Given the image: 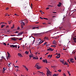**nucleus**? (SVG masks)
I'll return each instance as SVG.
<instances>
[{
	"label": "nucleus",
	"instance_id": "obj_1",
	"mask_svg": "<svg viewBox=\"0 0 76 76\" xmlns=\"http://www.w3.org/2000/svg\"><path fill=\"white\" fill-rule=\"evenodd\" d=\"M45 69H46L47 70V73H46V75L47 76H52V75H51V72H50V70H49V69H48V68L47 67L45 68Z\"/></svg>",
	"mask_w": 76,
	"mask_h": 76
},
{
	"label": "nucleus",
	"instance_id": "obj_2",
	"mask_svg": "<svg viewBox=\"0 0 76 76\" xmlns=\"http://www.w3.org/2000/svg\"><path fill=\"white\" fill-rule=\"evenodd\" d=\"M23 21H21V23H23V25H25V24L26 23H28V20H27V19H24L23 20Z\"/></svg>",
	"mask_w": 76,
	"mask_h": 76
},
{
	"label": "nucleus",
	"instance_id": "obj_3",
	"mask_svg": "<svg viewBox=\"0 0 76 76\" xmlns=\"http://www.w3.org/2000/svg\"><path fill=\"white\" fill-rule=\"evenodd\" d=\"M10 47L12 48H17L18 47V45H11L10 46Z\"/></svg>",
	"mask_w": 76,
	"mask_h": 76
},
{
	"label": "nucleus",
	"instance_id": "obj_4",
	"mask_svg": "<svg viewBox=\"0 0 76 76\" xmlns=\"http://www.w3.org/2000/svg\"><path fill=\"white\" fill-rule=\"evenodd\" d=\"M74 60V59L73 58H70V61H71V63H74V61H73Z\"/></svg>",
	"mask_w": 76,
	"mask_h": 76
},
{
	"label": "nucleus",
	"instance_id": "obj_5",
	"mask_svg": "<svg viewBox=\"0 0 76 76\" xmlns=\"http://www.w3.org/2000/svg\"><path fill=\"white\" fill-rule=\"evenodd\" d=\"M43 62L44 63H48V62L47 61V59H43L42 60Z\"/></svg>",
	"mask_w": 76,
	"mask_h": 76
},
{
	"label": "nucleus",
	"instance_id": "obj_6",
	"mask_svg": "<svg viewBox=\"0 0 76 76\" xmlns=\"http://www.w3.org/2000/svg\"><path fill=\"white\" fill-rule=\"evenodd\" d=\"M73 40H74V42H75V43H76V38L75 37H73Z\"/></svg>",
	"mask_w": 76,
	"mask_h": 76
},
{
	"label": "nucleus",
	"instance_id": "obj_7",
	"mask_svg": "<svg viewBox=\"0 0 76 76\" xmlns=\"http://www.w3.org/2000/svg\"><path fill=\"white\" fill-rule=\"evenodd\" d=\"M11 39L12 40H14V41H16L17 40L16 39V37H13V38H11Z\"/></svg>",
	"mask_w": 76,
	"mask_h": 76
},
{
	"label": "nucleus",
	"instance_id": "obj_8",
	"mask_svg": "<svg viewBox=\"0 0 76 76\" xmlns=\"http://www.w3.org/2000/svg\"><path fill=\"white\" fill-rule=\"evenodd\" d=\"M23 32H20V33H19L18 34V35H17L18 36H20V35H22V34H23Z\"/></svg>",
	"mask_w": 76,
	"mask_h": 76
},
{
	"label": "nucleus",
	"instance_id": "obj_9",
	"mask_svg": "<svg viewBox=\"0 0 76 76\" xmlns=\"http://www.w3.org/2000/svg\"><path fill=\"white\" fill-rule=\"evenodd\" d=\"M48 51H53V50L51 48H49L47 50Z\"/></svg>",
	"mask_w": 76,
	"mask_h": 76
},
{
	"label": "nucleus",
	"instance_id": "obj_10",
	"mask_svg": "<svg viewBox=\"0 0 76 76\" xmlns=\"http://www.w3.org/2000/svg\"><path fill=\"white\" fill-rule=\"evenodd\" d=\"M44 42V41H43L41 42V41H40L39 42V43L38 44V45H39L40 44H41V43H43V42Z\"/></svg>",
	"mask_w": 76,
	"mask_h": 76
},
{
	"label": "nucleus",
	"instance_id": "obj_11",
	"mask_svg": "<svg viewBox=\"0 0 76 76\" xmlns=\"http://www.w3.org/2000/svg\"><path fill=\"white\" fill-rule=\"evenodd\" d=\"M61 5V2H59V4L57 5V6L58 7H60Z\"/></svg>",
	"mask_w": 76,
	"mask_h": 76
},
{
	"label": "nucleus",
	"instance_id": "obj_12",
	"mask_svg": "<svg viewBox=\"0 0 76 76\" xmlns=\"http://www.w3.org/2000/svg\"><path fill=\"white\" fill-rule=\"evenodd\" d=\"M38 34H34L33 33L32 34V35H34L35 36H37Z\"/></svg>",
	"mask_w": 76,
	"mask_h": 76
},
{
	"label": "nucleus",
	"instance_id": "obj_13",
	"mask_svg": "<svg viewBox=\"0 0 76 76\" xmlns=\"http://www.w3.org/2000/svg\"><path fill=\"white\" fill-rule=\"evenodd\" d=\"M7 53L8 54V58H10V54H9V52H7Z\"/></svg>",
	"mask_w": 76,
	"mask_h": 76
},
{
	"label": "nucleus",
	"instance_id": "obj_14",
	"mask_svg": "<svg viewBox=\"0 0 76 76\" xmlns=\"http://www.w3.org/2000/svg\"><path fill=\"white\" fill-rule=\"evenodd\" d=\"M34 56V55H33V54H31L29 56V57L30 58H31V57H32V56Z\"/></svg>",
	"mask_w": 76,
	"mask_h": 76
},
{
	"label": "nucleus",
	"instance_id": "obj_15",
	"mask_svg": "<svg viewBox=\"0 0 76 76\" xmlns=\"http://www.w3.org/2000/svg\"><path fill=\"white\" fill-rule=\"evenodd\" d=\"M39 28V27H34L32 29H35L36 28Z\"/></svg>",
	"mask_w": 76,
	"mask_h": 76
},
{
	"label": "nucleus",
	"instance_id": "obj_16",
	"mask_svg": "<svg viewBox=\"0 0 76 76\" xmlns=\"http://www.w3.org/2000/svg\"><path fill=\"white\" fill-rule=\"evenodd\" d=\"M38 66V65L37 64H36V65L34 66V67H36V68H37Z\"/></svg>",
	"mask_w": 76,
	"mask_h": 76
},
{
	"label": "nucleus",
	"instance_id": "obj_17",
	"mask_svg": "<svg viewBox=\"0 0 76 76\" xmlns=\"http://www.w3.org/2000/svg\"><path fill=\"white\" fill-rule=\"evenodd\" d=\"M53 44H56V41H55V40H54L53 41Z\"/></svg>",
	"mask_w": 76,
	"mask_h": 76
},
{
	"label": "nucleus",
	"instance_id": "obj_18",
	"mask_svg": "<svg viewBox=\"0 0 76 76\" xmlns=\"http://www.w3.org/2000/svg\"><path fill=\"white\" fill-rule=\"evenodd\" d=\"M60 61L62 62V63L64 64V60L63 59V61H61V60Z\"/></svg>",
	"mask_w": 76,
	"mask_h": 76
},
{
	"label": "nucleus",
	"instance_id": "obj_19",
	"mask_svg": "<svg viewBox=\"0 0 76 76\" xmlns=\"http://www.w3.org/2000/svg\"><path fill=\"white\" fill-rule=\"evenodd\" d=\"M25 53H26V54H28V53H29V52H27V51H26L25 52Z\"/></svg>",
	"mask_w": 76,
	"mask_h": 76
},
{
	"label": "nucleus",
	"instance_id": "obj_20",
	"mask_svg": "<svg viewBox=\"0 0 76 76\" xmlns=\"http://www.w3.org/2000/svg\"><path fill=\"white\" fill-rule=\"evenodd\" d=\"M3 72H4L5 71H6V69L4 68H3Z\"/></svg>",
	"mask_w": 76,
	"mask_h": 76
},
{
	"label": "nucleus",
	"instance_id": "obj_21",
	"mask_svg": "<svg viewBox=\"0 0 76 76\" xmlns=\"http://www.w3.org/2000/svg\"><path fill=\"white\" fill-rule=\"evenodd\" d=\"M37 69H41V67L39 66H38V67H37Z\"/></svg>",
	"mask_w": 76,
	"mask_h": 76
},
{
	"label": "nucleus",
	"instance_id": "obj_22",
	"mask_svg": "<svg viewBox=\"0 0 76 76\" xmlns=\"http://www.w3.org/2000/svg\"><path fill=\"white\" fill-rule=\"evenodd\" d=\"M65 64H66V65H67V64H68V63L65 62V63L64 64V65H65Z\"/></svg>",
	"mask_w": 76,
	"mask_h": 76
},
{
	"label": "nucleus",
	"instance_id": "obj_23",
	"mask_svg": "<svg viewBox=\"0 0 76 76\" xmlns=\"http://www.w3.org/2000/svg\"><path fill=\"white\" fill-rule=\"evenodd\" d=\"M4 26H5V25H2L1 26V28H3V27H4Z\"/></svg>",
	"mask_w": 76,
	"mask_h": 76
},
{
	"label": "nucleus",
	"instance_id": "obj_24",
	"mask_svg": "<svg viewBox=\"0 0 76 76\" xmlns=\"http://www.w3.org/2000/svg\"><path fill=\"white\" fill-rule=\"evenodd\" d=\"M34 38V39L33 40V43L32 44H33L35 42V38Z\"/></svg>",
	"mask_w": 76,
	"mask_h": 76
},
{
	"label": "nucleus",
	"instance_id": "obj_25",
	"mask_svg": "<svg viewBox=\"0 0 76 76\" xmlns=\"http://www.w3.org/2000/svg\"><path fill=\"white\" fill-rule=\"evenodd\" d=\"M18 55L19 56H21V54L20 53H18Z\"/></svg>",
	"mask_w": 76,
	"mask_h": 76
},
{
	"label": "nucleus",
	"instance_id": "obj_26",
	"mask_svg": "<svg viewBox=\"0 0 76 76\" xmlns=\"http://www.w3.org/2000/svg\"><path fill=\"white\" fill-rule=\"evenodd\" d=\"M33 59H35V60H36V59H37V58L35 57H34L33 58Z\"/></svg>",
	"mask_w": 76,
	"mask_h": 76
},
{
	"label": "nucleus",
	"instance_id": "obj_27",
	"mask_svg": "<svg viewBox=\"0 0 76 76\" xmlns=\"http://www.w3.org/2000/svg\"><path fill=\"white\" fill-rule=\"evenodd\" d=\"M56 58H60V56H59L58 57V56H57L56 57Z\"/></svg>",
	"mask_w": 76,
	"mask_h": 76
},
{
	"label": "nucleus",
	"instance_id": "obj_28",
	"mask_svg": "<svg viewBox=\"0 0 76 76\" xmlns=\"http://www.w3.org/2000/svg\"><path fill=\"white\" fill-rule=\"evenodd\" d=\"M23 67H24V68H25V69H26V66H24L23 65Z\"/></svg>",
	"mask_w": 76,
	"mask_h": 76
},
{
	"label": "nucleus",
	"instance_id": "obj_29",
	"mask_svg": "<svg viewBox=\"0 0 76 76\" xmlns=\"http://www.w3.org/2000/svg\"><path fill=\"white\" fill-rule=\"evenodd\" d=\"M22 38H21L20 39H19V41H22Z\"/></svg>",
	"mask_w": 76,
	"mask_h": 76
},
{
	"label": "nucleus",
	"instance_id": "obj_30",
	"mask_svg": "<svg viewBox=\"0 0 76 76\" xmlns=\"http://www.w3.org/2000/svg\"><path fill=\"white\" fill-rule=\"evenodd\" d=\"M14 25H13V26L11 27V29H13L14 28Z\"/></svg>",
	"mask_w": 76,
	"mask_h": 76
},
{
	"label": "nucleus",
	"instance_id": "obj_31",
	"mask_svg": "<svg viewBox=\"0 0 76 76\" xmlns=\"http://www.w3.org/2000/svg\"><path fill=\"white\" fill-rule=\"evenodd\" d=\"M58 72H61V69H59V70H58Z\"/></svg>",
	"mask_w": 76,
	"mask_h": 76
},
{
	"label": "nucleus",
	"instance_id": "obj_32",
	"mask_svg": "<svg viewBox=\"0 0 76 76\" xmlns=\"http://www.w3.org/2000/svg\"><path fill=\"white\" fill-rule=\"evenodd\" d=\"M25 69H26V70H27V71H28V69L27 68H25Z\"/></svg>",
	"mask_w": 76,
	"mask_h": 76
},
{
	"label": "nucleus",
	"instance_id": "obj_33",
	"mask_svg": "<svg viewBox=\"0 0 76 76\" xmlns=\"http://www.w3.org/2000/svg\"><path fill=\"white\" fill-rule=\"evenodd\" d=\"M37 41H41V39H38V40H37Z\"/></svg>",
	"mask_w": 76,
	"mask_h": 76
},
{
	"label": "nucleus",
	"instance_id": "obj_34",
	"mask_svg": "<svg viewBox=\"0 0 76 76\" xmlns=\"http://www.w3.org/2000/svg\"><path fill=\"white\" fill-rule=\"evenodd\" d=\"M10 64H8V67H10V66H11L10 65Z\"/></svg>",
	"mask_w": 76,
	"mask_h": 76
},
{
	"label": "nucleus",
	"instance_id": "obj_35",
	"mask_svg": "<svg viewBox=\"0 0 76 76\" xmlns=\"http://www.w3.org/2000/svg\"><path fill=\"white\" fill-rule=\"evenodd\" d=\"M21 28H23V25H21Z\"/></svg>",
	"mask_w": 76,
	"mask_h": 76
},
{
	"label": "nucleus",
	"instance_id": "obj_36",
	"mask_svg": "<svg viewBox=\"0 0 76 76\" xmlns=\"http://www.w3.org/2000/svg\"><path fill=\"white\" fill-rule=\"evenodd\" d=\"M44 19H46V20H48V18H43Z\"/></svg>",
	"mask_w": 76,
	"mask_h": 76
},
{
	"label": "nucleus",
	"instance_id": "obj_37",
	"mask_svg": "<svg viewBox=\"0 0 76 76\" xmlns=\"http://www.w3.org/2000/svg\"><path fill=\"white\" fill-rule=\"evenodd\" d=\"M63 75L64 76H66V74H65V73H64L63 74Z\"/></svg>",
	"mask_w": 76,
	"mask_h": 76
},
{
	"label": "nucleus",
	"instance_id": "obj_38",
	"mask_svg": "<svg viewBox=\"0 0 76 76\" xmlns=\"http://www.w3.org/2000/svg\"><path fill=\"white\" fill-rule=\"evenodd\" d=\"M58 56H60V54H58L57 55Z\"/></svg>",
	"mask_w": 76,
	"mask_h": 76
},
{
	"label": "nucleus",
	"instance_id": "obj_39",
	"mask_svg": "<svg viewBox=\"0 0 76 76\" xmlns=\"http://www.w3.org/2000/svg\"><path fill=\"white\" fill-rule=\"evenodd\" d=\"M37 72H39V73H43V72H40V71H38Z\"/></svg>",
	"mask_w": 76,
	"mask_h": 76
},
{
	"label": "nucleus",
	"instance_id": "obj_40",
	"mask_svg": "<svg viewBox=\"0 0 76 76\" xmlns=\"http://www.w3.org/2000/svg\"><path fill=\"white\" fill-rule=\"evenodd\" d=\"M53 76H57V75H56V74H54V75H53Z\"/></svg>",
	"mask_w": 76,
	"mask_h": 76
},
{
	"label": "nucleus",
	"instance_id": "obj_41",
	"mask_svg": "<svg viewBox=\"0 0 76 76\" xmlns=\"http://www.w3.org/2000/svg\"><path fill=\"white\" fill-rule=\"evenodd\" d=\"M4 45H6V44L5 43H3Z\"/></svg>",
	"mask_w": 76,
	"mask_h": 76
},
{
	"label": "nucleus",
	"instance_id": "obj_42",
	"mask_svg": "<svg viewBox=\"0 0 76 76\" xmlns=\"http://www.w3.org/2000/svg\"><path fill=\"white\" fill-rule=\"evenodd\" d=\"M18 32H19L18 31H15V34H17V33H18Z\"/></svg>",
	"mask_w": 76,
	"mask_h": 76
},
{
	"label": "nucleus",
	"instance_id": "obj_43",
	"mask_svg": "<svg viewBox=\"0 0 76 76\" xmlns=\"http://www.w3.org/2000/svg\"><path fill=\"white\" fill-rule=\"evenodd\" d=\"M9 28V26H7L6 27V28Z\"/></svg>",
	"mask_w": 76,
	"mask_h": 76
},
{
	"label": "nucleus",
	"instance_id": "obj_44",
	"mask_svg": "<svg viewBox=\"0 0 76 76\" xmlns=\"http://www.w3.org/2000/svg\"><path fill=\"white\" fill-rule=\"evenodd\" d=\"M15 66V67H18V68H19V66Z\"/></svg>",
	"mask_w": 76,
	"mask_h": 76
},
{
	"label": "nucleus",
	"instance_id": "obj_45",
	"mask_svg": "<svg viewBox=\"0 0 76 76\" xmlns=\"http://www.w3.org/2000/svg\"><path fill=\"white\" fill-rule=\"evenodd\" d=\"M49 8H48V7L47 8H46V10H48V9H49Z\"/></svg>",
	"mask_w": 76,
	"mask_h": 76
},
{
	"label": "nucleus",
	"instance_id": "obj_46",
	"mask_svg": "<svg viewBox=\"0 0 76 76\" xmlns=\"http://www.w3.org/2000/svg\"><path fill=\"white\" fill-rule=\"evenodd\" d=\"M47 44V42H45V43H44V44H45V45Z\"/></svg>",
	"mask_w": 76,
	"mask_h": 76
},
{
	"label": "nucleus",
	"instance_id": "obj_47",
	"mask_svg": "<svg viewBox=\"0 0 76 76\" xmlns=\"http://www.w3.org/2000/svg\"><path fill=\"white\" fill-rule=\"evenodd\" d=\"M48 7H50H50H53V6H52L51 5H48Z\"/></svg>",
	"mask_w": 76,
	"mask_h": 76
},
{
	"label": "nucleus",
	"instance_id": "obj_48",
	"mask_svg": "<svg viewBox=\"0 0 76 76\" xmlns=\"http://www.w3.org/2000/svg\"><path fill=\"white\" fill-rule=\"evenodd\" d=\"M51 67H53V68H54L55 67V66H51Z\"/></svg>",
	"mask_w": 76,
	"mask_h": 76
},
{
	"label": "nucleus",
	"instance_id": "obj_49",
	"mask_svg": "<svg viewBox=\"0 0 76 76\" xmlns=\"http://www.w3.org/2000/svg\"><path fill=\"white\" fill-rule=\"evenodd\" d=\"M6 10H8L9 9V8L8 7H7L6 9Z\"/></svg>",
	"mask_w": 76,
	"mask_h": 76
},
{
	"label": "nucleus",
	"instance_id": "obj_50",
	"mask_svg": "<svg viewBox=\"0 0 76 76\" xmlns=\"http://www.w3.org/2000/svg\"><path fill=\"white\" fill-rule=\"evenodd\" d=\"M39 59L40 60H42V57H41Z\"/></svg>",
	"mask_w": 76,
	"mask_h": 76
},
{
	"label": "nucleus",
	"instance_id": "obj_51",
	"mask_svg": "<svg viewBox=\"0 0 76 76\" xmlns=\"http://www.w3.org/2000/svg\"><path fill=\"white\" fill-rule=\"evenodd\" d=\"M75 52H72V53H73V54H75Z\"/></svg>",
	"mask_w": 76,
	"mask_h": 76
},
{
	"label": "nucleus",
	"instance_id": "obj_52",
	"mask_svg": "<svg viewBox=\"0 0 76 76\" xmlns=\"http://www.w3.org/2000/svg\"><path fill=\"white\" fill-rule=\"evenodd\" d=\"M74 58L75 60L76 61V56H75V57H74Z\"/></svg>",
	"mask_w": 76,
	"mask_h": 76
},
{
	"label": "nucleus",
	"instance_id": "obj_53",
	"mask_svg": "<svg viewBox=\"0 0 76 76\" xmlns=\"http://www.w3.org/2000/svg\"><path fill=\"white\" fill-rule=\"evenodd\" d=\"M40 18L41 19H43V18H42L41 17H40Z\"/></svg>",
	"mask_w": 76,
	"mask_h": 76
},
{
	"label": "nucleus",
	"instance_id": "obj_54",
	"mask_svg": "<svg viewBox=\"0 0 76 76\" xmlns=\"http://www.w3.org/2000/svg\"><path fill=\"white\" fill-rule=\"evenodd\" d=\"M67 72H68V74H69V73H70V72L67 71Z\"/></svg>",
	"mask_w": 76,
	"mask_h": 76
},
{
	"label": "nucleus",
	"instance_id": "obj_55",
	"mask_svg": "<svg viewBox=\"0 0 76 76\" xmlns=\"http://www.w3.org/2000/svg\"><path fill=\"white\" fill-rule=\"evenodd\" d=\"M20 28L19 27H18V28H17V29L18 30Z\"/></svg>",
	"mask_w": 76,
	"mask_h": 76
},
{
	"label": "nucleus",
	"instance_id": "obj_56",
	"mask_svg": "<svg viewBox=\"0 0 76 76\" xmlns=\"http://www.w3.org/2000/svg\"><path fill=\"white\" fill-rule=\"evenodd\" d=\"M53 13H56V12H53Z\"/></svg>",
	"mask_w": 76,
	"mask_h": 76
},
{
	"label": "nucleus",
	"instance_id": "obj_57",
	"mask_svg": "<svg viewBox=\"0 0 76 76\" xmlns=\"http://www.w3.org/2000/svg\"><path fill=\"white\" fill-rule=\"evenodd\" d=\"M20 56V57H23L22 55H21Z\"/></svg>",
	"mask_w": 76,
	"mask_h": 76
},
{
	"label": "nucleus",
	"instance_id": "obj_58",
	"mask_svg": "<svg viewBox=\"0 0 76 76\" xmlns=\"http://www.w3.org/2000/svg\"><path fill=\"white\" fill-rule=\"evenodd\" d=\"M8 23H9V24H10V23H11L10 22H8Z\"/></svg>",
	"mask_w": 76,
	"mask_h": 76
},
{
	"label": "nucleus",
	"instance_id": "obj_59",
	"mask_svg": "<svg viewBox=\"0 0 76 76\" xmlns=\"http://www.w3.org/2000/svg\"><path fill=\"white\" fill-rule=\"evenodd\" d=\"M35 73L33 72V75H35Z\"/></svg>",
	"mask_w": 76,
	"mask_h": 76
},
{
	"label": "nucleus",
	"instance_id": "obj_60",
	"mask_svg": "<svg viewBox=\"0 0 76 76\" xmlns=\"http://www.w3.org/2000/svg\"><path fill=\"white\" fill-rule=\"evenodd\" d=\"M48 53H47L46 54H45V55H47V54H48Z\"/></svg>",
	"mask_w": 76,
	"mask_h": 76
},
{
	"label": "nucleus",
	"instance_id": "obj_61",
	"mask_svg": "<svg viewBox=\"0 0 76 76\" xmlns=\"http://www.w3.org/2000/svg\"><path fill=\"white\" fill-rule=\"evenodd\" d=\"M1 58H4V57L3 56H2Z\"/></svg>",
	"mask_w": 76,
	"mask_h": 76
},
{
	"label": "nucleus",
	"instance_id": "obj_62",
	"mask_svg": "<svg viewBox=\"0 0 76 76\" xmlns=\"http://www.w3.org/2000/svg\"><path fill=\"white\" fill-rule=\"evenodd\" d=\"M48 56V57H50V55H49Z\"/></svg>",
	"mask_w": 76,
	"mask_h": 76
},
{
	"label": "nucleus",
	"instance_id": "obj_63",
	"mask_svg": "<svg viewBox=\"0 0 76 76\" xmlns=\"http://www.w3.org/2000/svg\"><path fill=\"white\" fill-rule=\"evenodd\" d=\"M68 62H69V59H68L67 61Z\"/></svg>",
	"mask_w": 76,
	"mask_h": 76
},
{
	"label": "nucleus",
	"instance_id": "obj_64",
	"mask_svg": "<svg viewBox=\"0 0 76 76\" xmlns=\"http://www.w3.org/2000/svg\"><path fill=\"white\" fill-rule=\"evenodd\" d=\"M42 75H44V73H42Z\"/></svg>",
	"mask_w": 76,
	"mask_h": 76
}]
</instances>
